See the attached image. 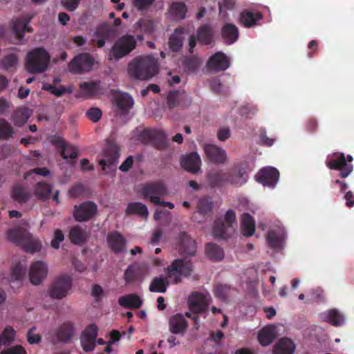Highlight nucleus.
Here are the masks:
<instances>
[{"instance_id": "f257e3e1", "label": "nucleus", "mask_w": 354, "mask_h": 354, "mask_svg": "<svg viewBox=\"0 0 354 354\" xmlns=\"http://www.w3.org/2000/svg\"><path fill=\"white\" fill-rule=\"evenodd\" d=\"M127 71L133 79L149 80L158 73V62L152 55L138 56L129 62Z\"/></svg>"}, {"instance_id": "f03ea898", "label": "nucleus", "mask_w": 354, "mask_h": 354, "mask_svg": "<svg viewBox=\"0 0 354 354\" xmlns=\"http://www.w3.org/2000/svg\"><path fill=\"white\" fill-rule=\"evenodd\" d=\"M50 56L43 47H38L28 53L26 57V68L32 74L44 72L50 63Z\"/></svg>"}, {"instance_id": "7ed1b4c3", "label": "nucleus", "mask_w": 354, "mask_h": 354, "mask_svg": "<svg viewBox=\"0 0 354 354\" xmlns=\"http://www.w3.org/2000/svg\"><path fill=\"white\" fill-rule=\"evenodd\" d=\"M7 238L10 241L23 247L26 252H37L41 247L39 241L32 239L31 234L21 227L9 230L7 232Z\"/></svg>"}, {"instance_id": "20e7f679", "label": "nucleus", "mask_w": 354, "mask_h": 354, "mask_svg": "<svg viewBox=\"0 0 354 354\" xmlns=\"http://www.w3.org/2000/svg\"><path fill=\"white\" fill-rule=\"evenodd\" d=\"M236 214L234 210L228 209L224 216V220L217 219L214 221L212 233L215 238L227 239L233 233L232 224L236 222Z\"/></svg>"}, {"instance_id": "39448f33", "label": "nucleus", "mask_w": 354, "mask_h": 354, "mask_svg": "<svg viewBox=\"0 0 354 354\" xmlns=\"http://www.w3.org/2000/svg\"><path fill=\"white\" fill-rule=\"evenodd\" d=\"M136 46V41L133 36L124 35L118 39L112 46L109 59L118 61L129 54Z\"/></svg>"}, {"instance_id": "423d86ee", "label": "nucleus", "mask_w": 354, "mask_h": 354, "mask_svg": "<svg viewBox=\"0 0 354 354\" xmlns=\"http://www.w3.org/2000/svg\"><path fill=\"white\" fill-rule=\"evenodd\" d=\"M193 266L190 260L175 259L167 268V277L174 284L181 281L182 276L189 277L192 272Z\"/></svg>"}, {"instance_id": "0eeeda50", "label": "nucleus", "mask_w": 354, "mask_h": 354, "mask_svg": "<svg viewBox=\"0 0 354 354\" xmlns=\"http://www.w3.org/2000/svg\"><path fill=\"white\" fill-rule=\"evenodd\" d=\"M140 140L144 144L151 145L158 150L167 147L168 142L165 133L157 129H144L139 135Z\"/></svg>"}, {"instance_id": "6e6552de", "label": "nucleus", "mask_w": 354, "mask_h": 354, "mask_svg": "<svg viewBox=\"0 0 354 354\" xmlns=\"http://www.w3.org/2000/svg\"><path fill=\"white\" fill-rule=\"evenodd\" d=\"M75 335V327L73 324L66 322L59 327L48 332V339L53 344L59 342L69 343Z\"/></svg>"}, {"instance_id": "1a4fd4ad", "label": "nucleus", "mask_w": 354, "mask_h": 354, "mask_svg": "<svg viewBox=\"0 0 354 354\" xmlns=\"http://www.w3.org/2000/svg\"><path fill=\"white\" fill-rule=\"evenodd\" d=\"M119 147L113 141H108L104 150V158L99 161L102 169L108 174L113 171L120 157Z\"/></svg>"}, {"instance_id": "9d476101", "label": "nucleus", "mask_w": 354, "mask_h": 354, "mask_svg": "<svg viewBox=\"0 0 354 354\" xmlns=\"http://www.w3.org/2000/svg\"><path fill=\"white\" fill-rule=\"evenodd\" d=\"M117 36L116 30L107 22L99 24L94 32L93 37L91 39V44L101 48L105 45L106 41H111Z\"/></svg>"}, {"instance_id": "9b49d317", "label": "nucleus", "mask_w": 354, "mask_h": 354, "mask_svg": "<svg viewBox=\"0 0 354 354\" xmlns=\"http://www.w3.org/2000/svg\"><path fill=\"white\" fill-rule=\"evenodd\" d=\"M95 60L89 53H82L75 56L68 64V69L73 74H82L90 71Z\"/></svg>"}, {"instance_id": "f8f14e48", "label": "nucleus", "mask_w": 354, "mask_h": 354, "mask_svg": "<svg viewBox=\"0 0 354 354\" xmlns=\"http://www.w3.org/2000/svg\"><path fill=\"white\" fill-rule=\"evenodd\" d=\"M326 166L330 169L339 171V176L346 178L353 171V165L347 163L346 156L343 153H334L329 156L326 161Z\"/></svg>"}, {"instance_id": "ddd939ff", "label": "nucleus", "mask_w": 354, "mask_h": 354, "mask_svg": "<svg viewBox=\"0 0 354 354\" xmlns=\"http://www.w3.org/2000/svg\"><path fill=\"white\" fill-rule=\"evenodd\" d=\"M72 286L71 278L68 275L57 277L48 289L49 296L53 299H60L68 295Z\"/></svg>"}, {"instance_id": "4468645a", "label": "nucleus", "mask_w": 354, "mask_h": 354, "mask_svg": "<svg viewBox=\"0 0 354 354\" xmlns=\"http://www.w3.org/2000/svg\"><path fill=\"white\" fill-rule=\"evenodd\" d=\"M97 205L94 202L87 201L74 206L73 216L77 222H86L91 220L97 214Z\"/></svg>"}, {"instance_id": "2eb2a0df", "label": "nucleus", "mask_w": 354, "mask_h": 354, "mask_svg": "<svg viewBox=\"0 0 354 354\" xmlns=\"http://www.w3.org/2000/svg\"><path fill=\"white\" fill-rule=\"evenodd\" d=\"M209 295L198 292H194L188 298L189 309L193 313L199 315L207 310L209 304Z\"/></svg>"}, {"instance_id": "dca6fc26", "label": "nucleus", "mask_w": 354, "mask_h": 354, "mask_svg": "<svg viewBox=\"0 0 354 354\" xmlns=\"http://www.w3.org/2000/svg\"><path fill=\"white\" fill-rule=\"evenodd\" d=\"M141 193L145 198L149 199L152 203L153 197L160 198L167 194V189L163 181L156 180L144 185Z\"/></svg>"}, {"instance_id": "f3484780", "label": "nucleus", "mask_w": 354, "mask_h": 354, "mask_svg": "<svg viewBox=\"0 0 354 354\" xmlns=\"http://www.w3.org/2000/svg\"><path fill=\"white\" fill-rule=\"evenodd\" d=\"M279 178V171L272 167H266L261 169L256 174V180L263 186L274 187Z\"/></svg>"}, {"instance_id": "a211bd4d", "label": "nucleus", "mask_w": 354, "mask_h": 354, "mask_svg": "<svg viewBox=\"0 0 354 354\" xmlns=\"http://www.w3.org/2000/svg\"><path fill=\"white\" fill-rule=\"evenodd\" d=\"M178 250L182 254L194 256L196 252L195 241L186 232H180L177 238Z\"/></svg>"}, {"instance_id": "6ab92c4d", "label": "nucleus", "mask_w": 354, "mask_h": 354, "mask_svg": "<svg viewBox=\"0 0 354 354\" xmlns=\"http://www.w3.org/2000/svg\"><path fill=\"white\" fill-rule=\"evenodd\" d=\"M230 66V61L223 52H217L212 55L207 62L209 70L215 72L224 71Z\"/></svg>"}, {"instance_id": "aec40b11", "label": "nucleus", "mask_w": 354, "mask_h": 354, "mask_svg": "<svg viewBox=\"0 0 354 354\" xmlns=\"http://www.w3.org/2000/svg\"><path fill=\"white\" fill-rule=\"evenodd\" d=\"M33 16H28L25 18L15 19L12 20L11 24V30L15 34L16 38L21 41L24 38L25 32H32L33 29L28 24Z\"/></svg>"}, {"instance_id": "412c9836", "label": "nucleus", "mask_w": 354, "mask_h": 354, "mask_svg": "<svg viewBox=\"0 0 354 354\" xmlns=\"http://www.w3.org/2000/svg\"><path fill=\"white\" fill-rule=\"evenodd\" d=\"M47 273V265L43 261H36L31 265L30 268V281L32 284L38 285L46 278Z\"/></svg>"}, {"instance_id": "4be33fe9", "label": "nucleus", "mask_w": 354, "mask_h": 354, "mask_svg": "<svg viewBox=\"0 0 354 354\" xmlns=\"http://www.w3.org/2000/svg\"><path fill=\"white\" fill-rule=\"evenodd\" d=\"M204 151L207 158L213 163L223 164L226 160L227 156L225 151L215 145H205Z\"/></svg>"}, {"instance_id": "5701e85b", "label": "nucleus", "mask_w": 354, "mask_h": 354, "mask_svg": "<svg viewBox=\"0 0 354 354\" xmlns=\"http://www.w3.org/2000/svg\"><path fill=\"white\" fill-rule=\"evenodd\" d=\"M106 241L109 248L115 254L124 252L126 246L124 237L118 232L113 231L108 234Z\"/></svg>"}, {"instance_id": "b1692460", "label": "nucleus", "mask_w": 354, "mask_h": 354, "mask_svg": "<svg viewBox=\"0 0 354 354\" xmlns=\"http://www.w3.org/2000/svg\"><path fill=\"white\" fill-rule=\"evenodd\" d=\"M188 327L185 316L177 313L169 319V330L173 334H184Z\"/></svg>"}, {"instance_id": "393cba45", "label": "nucleus", "mask_w": 354, "mask_h": 354, "mask_svg": "<svg viewBox=\"0 0 354 354\" xmlns=\"http://www.w3.org/2000/svg\"><path fill=\"white\" fill-rule=\"evenodd\" d=\"M182 167L192 174H196L200 171L201 158L196 152L183 156L180 160Z\"/></svg>"}, {"instance_id": "a878e982", "label": "nucleus", "mask_w": 354, "mask_h": 354, "mask_svg": "<svg viewBox=\"0 0 354 354\" xmlns=\"http://www.w3.org/2000/svg\"><path fill=\"white\" fill-rule=\"evenodd\" d=\"M263 19V15L260 12H252L245 10L239 14V23L246 28H250L257 25L258 21Z\"/></svg>"}, {"instance_id": "bb28decb", "label": "nucleus", "mask_w": 354, "mask_h": 354, "mask_svg": "<svg viewBox=\"0 0 354 354\" xmlns=\"http://www.w3.org/2000/svg\"><path fill=\"white\" fill-rule=\"evenodd\" d=\"M321 319L334 326H340L345 322L344 316L335 308L330 309L320 315Z\"/></svg>"}, {"instance_id": "cd10ccee", "label": "nucleus", "mask_w": 354, "mask_h": 354, "mask_svg": "<svg viewBox=\"0 0 354 354\" xmlns=\"http://www.w3.org/2000/svg\"><path fill=\"white\" fill-rule=\"evenodd\" d=\"M226 173L227 183L229 184L236 187H241L247 181V178L245 176V172L242 168L234 167Z\"/></svg>"}, {"instance_id": "c85d7f7f", "label": "nucleus", "mask_w": 354, "mask_h": 354, "mask_svg": "<svg viewBox=\"0 0 354 354\" xmlns=\"http://www.w3.org/2000/svg\"><path fill=\"white\" fill-rule=\"evenodd\" d=\"M184 28L179 27L174 30V32L169 38V49L174 53H178L181 50L184 42Z\"/></svg>"}, {"instance_id": "c756f323", "label": "nucleus", "mask_w": 354, "mask_h": 354, "mask_svg": "<svg viewBox=\"0 0 354 354\" xmlns=\"http://www.w3.org/2000/svg\"><path fill=\"white\" fill-rule=\"evenodd\" d=\"M198 41L203 45H210L214 41V32L209 24L201 26L196 32Z\"/></svg>"}, {"instance_id": "7c9ffc66", "label": "nucleus", "mask_w": 354, "mask_h": 354, "mask_svg": "<svg viewBox=\"0 0 354 354\" xmlns=\"http://www.w3.org/2000/svg\"><path fill=\"white\" fill-rule=\"evenodd\" d=\"M256 225L254 218L249 213H243L241 217V231L247 237L252 236L255 232Z\"/></svg>"}, {"instance_id": "2f4dec72", "label": "nucleus", "mask_w": 354, "mask_h": 354, "mask_svg": "<svg viewBox=\"0 0 354 354\" xmlns=\"http://www.w3.org/2000/svg\"><path fill=\"white\" fill-rule=\"evenodd\" d=\"M209 185L212 187H221L227 183V173L223 170L210 171L207 176Z\"/></svg>"}, {"instance_id": "473e14b6", "label": "nucleus", "mask_w": 354, "mask_h": 354, "mask_svg": "<svg viewBox=\"0 0 354 354\" xmlns=\"http://www.w3.org/2000/svg\"><path fill=\"white\" fill-rule=\"evenodd\" d=\"M284 238L283 235L274 230H269L266 235L268 245L278 252L282 250Z\"/></svg>"}, {"instance_id": "72a5a7b5", "label": "nucleus", "mask_w": 354, "mask_h": 354, "mask_svg": "<svg viewBox=\"0 0 354 354\" xmlns=\"http://www.w3.org/2000/svg\"><path fill=\"white\" fill-rule=\"evenodd\" d=\"M239 35L238 28L232 24H226L221 29L222 38L227 45L234 44L238 39Z\"/></svg>"}, {"instance_id": "f704fd0d", "label": "nucleus", "mask_w": 354, "mask_h": 354, "mask_svg": "<svg viewBox=\"0 0 354 354\" xmlns=\"http://www.w3.org/2000/svg\"><path fill=\"white\" fill-rule=\"evenodd\" d=\"M31 111L25 106L17 107L12 114V120L17 127L24 126L29 119Z\"/></svg>"}, {"instance_id": "c9c22d12", "label": "nucleus", "mask_w": 354, "mask_h": 354, "mask_svg": "<svg viewBox=\"0 0 354 354\" xmlns=\"http://www.w3.org/2000/svg\"><path fill=\"white\" fill-rule=\"evenodd\" d=\"M295 350V345L292 339L288 337L280 339L275 344L274 354H293Z\"/></svg>"}, {"instance_id": "e433bc0d", "label": "nucleus", "mask_w": 354, "mask_h": 354, "mask_svg": "<svg viewBox=\"0 0 354 354\" xmlns=\"http://www.w3.org/2000/svg\"><path fill=\"white\" fill-rule=\"evenodd\" d=\"M125 213L127 215H138L142 218H147L149 212L147 206L140 202H133L127 205Z\"/></svg>"}, {"instance_id": "4c0bfd02", "label": "nucleus", "mask_w": 354, "mask_h": 354, "mask_svg": "<svg viewBox=\"0 0 354 354\" xmlns=\"http://www.w3.org/2000/svg\"><path fill=\"white\" fill-rule=\"evenodd\" d=\"M142 303V299L136 294H129L122 296L118 299V304L125 308H139Z\"/></svg>"}, {"instance_id": "58836bf2", "label": "nucleus", "mask_w": 354, "mask_h": 354, "mask_svg": "<svg viewBox=\"0 0 354 354\" xmlns=\"http://www.w3.org/2000/svg\"><path fill=\"white\" fill-rule=\"evenodd\" d=\"M87 238V232L81 226L75 225L71 228L69 239L73 243L82 245L86 241Z\"/></svg>"}, {"instance_id": "ea45409f", "label": "nucleus", "mask_w": 354, "mask_h": 354, "mask_svg": "<svg viewBox=\"0 0 354 354\" xmlns=\"http://www.w3.org/2000/svg\"><path fill=\"white\" fill-rule=\"evenodd\" d=\"M124 279L127 284L142 280V271L138 266L130 265L124 274Z\"/></svg>"}, {"instance_id": "a19ab883", "label": "nucleus", "mask_w": 354, "mask_h": 354, "mask_svg": "<svg viewBox=\"0 0 354 354\" xmlns=\"http://www.w3.org/2000/svg\"><path fill=\"white\" fill-rule=\"evenodd\" d=\"M115 104L123 113H127L133 105V100L128 93H121L115 97Z\"/></svg>"}, {"instance_id": "79ce46f5", "label": "nucleus", "mask_w": 354, "mask_h": 354, "mask_svg": "<svg viewBox=\"0 0 354 354\" xmlns=\"http://www.w3.org/2000/svg\"><path fill=\"white\" fill-rule=\"evenodd\" d=\"M205 252L209 259L215 261H221L224 257L223 249L213 243H209L206 245Z\"/></svg>"}, {"instance_id": "37998d69", "label": "nucleus", "mask_w": 354, "mask_h": 354, "mask_svg": "<svg viewBox=\"0 0 354 354\" xmlns=\"http://www.w3.org/2000/svg\"><path fill=\"white\" fill-rule=\"evenodd\" d=\"M169 286V281L167 278L155 277L151 282L149 286V291L152 292L164 293L166 292Z\"/></svg>"}, {"instance_id": "c03bdc74", "label": "nucleus", "mask_w": 354, "mask_h": 354, "mask_svg": "<svg viewBox=\"0 0 354 354\" xmlns=\"http://www.w3.org/2000/svg\"><path fill=\"white\" fill-rule=\"evenodd\" d=\"M275 338V334L272 328L269 327H265L261 329L258 335V340L259 343L266 346L270 344Z\"/></svg>"}, {"instance_id": "a18cd8bd", "label": "nucleus", "mask_w": 354, "mask_h": 354, "mask_svg": "<svg viewBox=\"0 0 354 354\" xmlns=\"http://www.w3.org/2000/svg\"><path fill=\"white\" fill-rule=\"evenodd\" d=\"M235 290L231 286L227 284H218L214 288V295L219 299L225 301Z\"/></svg>"}, {"instance_id": "49530a36", "label": "nucleus", "mask_w": 354, "mask_h": 354, "mask_svg": "<svg viewBox=\"0 0 354 354\" xmlns=\"http://www.w3.org/2000/svg\"><path fill=\"white\" fill-rule=\"evenodd\" d=\"M201 61L196 56L185 57L183 60V69L187 73H194L198 70Z\"/></svg>"}, {"instance_id": "de8ad7c7", "label": "nucleus", "mask_w": 354, "mask_h": 354, "mask_svg": "<svg viewBox=\"0 0 354 354\" xmlns=\"http://www.w3.org/2000/svg\"><path fill=\"white\" fill-rule=\"evenodd\" d=\"M52 192V186L50 184L39 182L35 187V196L41 199L46 200L49 198Z\"/></svg>"}, {"instance_id": "09e8293b", "label": "nucleus", "mask_w": 354, "mask_h": 354, "mask_svg": "<svg viewBox=\"0 0 354 354\" xmlns=\"http://www.w3.org/2000/svg\"><path fill=\"white\" fill-rule=\"evenodd\" d=\"M135 28L145 34L150 35L155 30V24L151 19L142 18L136 23Z\"/></svg>"}, {"instance_id": "8fccbe9b", "label": "nucleus", "mask_w": 354, "mask_h": 354, "mask_svg": "<svg viewBox=\"0 0 354 354\" xmlns=\"http://www.w3.org/2000/svg\"><path fill=\"white\" fill-rule=\"evenodd\" d=\"M15 131L11 124L5 119L0 118V140H7L12 138Z\"/></svg>"}, {"instance_id": "3c124183", "label": "nucleus", "mask_w": 354, "mask_h": 354, "mask_svg": "<svg viewBox=\"0 0 354 354\" xmlns=\"http://www.w3.org/2000/svg\"><path fill=\"white\" fill-rule=\"evenodd\" d=\"M12 197L15 201L23 203L29 200L30 194L25 188L21 186H15L12 189Z\"/></svg>"}, {"instance_id": "603ef678", "label": "nucleus", "mask_w": 354, "mask_h": 354, "mask_svg": "<svg viewBox=\"0 0 354 354\" xmlns=\"http://www.w3.org/2000/svg\"><path fill=\"white\" fill-rule=\"evenodd\" d=\"M15 332L11 326L6 327L0 335V346H7L12 342Z\"/></svg>"}, {"instance_id": "864d4df0", "label": "nucleus", "mask_w": 354, "mask_h": 354, "mask_svg": "<svg viewBox=\"0 0 354 354\" xmlns=\"http://www.w3.org/2000/svg\"><path fill=\"white\" fill-rule=\"evenodd\" d=\"M170 11L176 18L184 19L187 13V7L182 2H174L171 4Z\"/></svg>"}, {"instance_id": "5fc2aeb1", "label": "nucleus", "mask_w": 354, "mask_h": 354, "mask_svg": "<svg viewBox=\"0 0 354 354\" xmlns=\"http://www.w3.org/2000/svg\"><path fill=\"white\" fill-rule=\"evenodd\" d=\"M26 265L25 263H22L21 262L15 264L12 269L11 273L12 279L16 281H20L23 279L24 276L26 273Z\"/></svg>"}, {"instance_id": "6e6d98bb", "label": "nucleus", "mask_w": 354, "mask_h": 354, "mask_svg": "<svg viewBox=\"0 0 354 354\" xmlns=\"http://www.w3.org/2000/svg\"><path fill=\"white\" fill-rule=\"evenodd\" d=\"M18 58L15 54H9L5 56L0 62L1 66L6 71L15 68L17 64Z\"/></svg>"}, {"instance_id": "4d7b16f0", "label": "nucleus", "mask_w": 354, "mask_h": 354, "mask_svg": "<svg viewBox=\"0 0 354 354\" xmlns=\"http://www.w3.org/2000/svg\"><path fill=\"white\" fill-rule=\"evenodd\" d=\"M212 209V203L207 198H202L198 203V212L199 214L205 215L210 212Z\"/></svg>"}, {"instance_id": "13d9d810", "label": "nucleus", "mask_w": 354, "mask_h": 354, "mask_svg": "<svg viewBox=\"0 0 354 354\" xmlns=\"http://www.w3.org/2000/svg\"><path fill=\"white\" fill-rule=\"evenodd\" d=\"M60 153L62 157L65 160H68V158L73 160L75 159L77 156V149L68 145H66L62 150H61Z\"/></svg>"}, {"instance_id": "bf43d9fd", "label": "nucleus", "mask_w": 354, "mask_h": 354, "mask_svg": "<svg viewBox=\"0 0 354 354\" xmlns=\"http://www.w3.org/2000/svg\"><path fill=\"white\" fill-rule=\"evenodd\" d=\"M179 102V93L178 91H170L167 97V104L170 109L177 106Z\"/></svg>"}, {"instance_id": "052dcab7", "label": "nucleus", "mask_w": 354, "mask_h": 354, "mask_svg": "<svg viewBox=\"0 0 354 354\" xmlns=\"http://www.w3.org/2000/svg\"><path fill=\"white\" fill-rule=\"evenodd\" d=\"M95 344L96 339L83 336L81 337V344L85 352L92 351L95 347Z\"/></svg>"}, {"instance_id": "680f3d73", "label": "nucleus", "mask_w": 354, "mask_h": 354, "mask_svg": "<svg viewBox=\"0 0 354 354\" xmlns=\"http://www.w3.org/2000/svg\"><path fill=\"white\" fill-rule=\"evenodd\" d=\"M35 330L36 328L33 326L27 333V340L30 344H38L41 340V335L35 333Z\"/></svg>"}, {"instance_id": "e2e57ef3", "label": "nucleus", "mask_w": 354, "mask_h": 354, "mask_svg": "<svg viewBox=\"0 0 354 354\" xmlns=\"http://www.w3.org/2000/svg\"><path fill=\"white\" fill-rule=\"evenodd\" d=\"M80 88L86 93V94L91 95L97 91V84L93 82H84L80 84Z\"/></svg>"}, {"instance_id": "0e129e2a", "label": "nucleus", "mask_w": 354, "mask_h": 354, "mask_svg": "<svg viewBox=\"0 0 354 354\" xmlns=\"http://www.w3.org/2000/svg\"><path fill=\"white\" fill-rule=\"evenodd\" d=\"M86 116L93 122H97L102 117V111L98 108H91L86 112Z\"/></svg>"}, {"instance_id": "69168bd1", "label": "nucleus", "mask_w": 354, "mask_h": 354, "mask_svg": "<svg viewBox=\"0 0 354 354\" xmlns=\"http://www.w3.org/2000/svg\"><path fill=\"white\" fill-rule=\"evenodd\" d=\"M64 239V235L62 230L57 229L54 232V238L51 241V246L55 249L59 248L60 243Z\"/></svg>"}, {"instance_id": "338daca9", "label": "nucleus", "mask_w": 354, "mask_h": 354, "mask_svg": "<svg viewBox=\"0 0 354 354\" xmlns=\"http://www.w3.org/2000/svg\"><path fill=\"white\" fill-rule=\"evenodd\" d=\"M84 191L85 189L83 185L77 184L71 188L68 193L71 197L76 198L82 196Z\"/></svg>"}, {"instance_id": "774afa93", "label": "nucleus", "mask_w": 354, "mask_h": 354, "mask_svg": "<svg viewBox=\"0 0 354 354\" xmlns=\"http://www.w3.org/2000/svg\"><path fill=\"white\" fill-rule=\"evenodd\" d=\"M0 354H26V351L21 345H15L2 351Z\"/></svg>"}]
</instances>
